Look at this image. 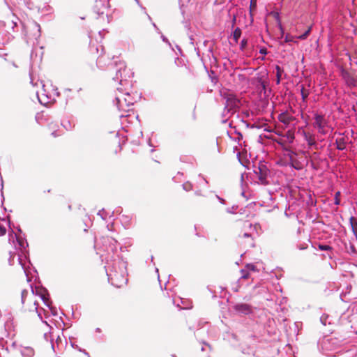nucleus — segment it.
I'll list each match as a JSON object with an SVG mask.
<instances>
[{
	"label": "nucleus",
	"instance_id": "72a5a7b5",
	"mask_svg": "<svg viewBox=\"0 0 357 357\" xmlns=\"http://www.w3.org/2000/svg\"><path fill=\"white\" fill-rule=\"evenodd\" d=\"M319 249L320 250L328 251V250H332V247H331L330 245H328L319 244Z\"/></svg>",
	"mask_w": 357,
	"mask_h": 357
},
{
	"label": "nucleus",
	"instance_id": "a19ab883",
	"mask_svg": "<svg viewBox=\"0 0 357 357\" xmlns=\"http://www.w3.org/2000/svg\"><path fill=\"white\" fill-rule=\"evenodd\" d=\"M66 123H62V124H63V127H64L66 130L71 129V125H70V122H69V121H66Z\"/></svg>",
	"mask_w": 357,
	"mask_h": 357
},
{
	"label": "nucleus",
	"instance_id": "49530a36",
	"mask_svg": "<svg viewBox=\"0 0 357 357\" xmlns=\"http://www.w3.org/2000/svg\"><path fill=\"white\" fill-rule=\"evenodd\" d=\"M135 1L137 2V3L143 9V10H145V8L142 7V5L140 4L139 3V0H135Z\"/></svg>",
	"mask_w": 357,
	"mask_h": 357
},
{
	"label": "nucleus",
	"instance_id": "dca6fc26",
	"mask_svg": "<svg viewBox=\"0 0 357 357\" xmlns=\"http://www.w3.org/2000/svg\"><path fill=\"white\" fill-rule=\"evenodd\" d=\"M278 120L284 124L288 125L294 120V117L289 114L287 112H282L278 116Z\"/></svg>",
	"mask_w": 357,
	"mask_h": 357
},
{
	"label": "nucleus",
	"instance_id": "4c0bfd02",
	"mask_svg": "<svg viewBox=\"0 0 357 357\" xmlns=\"http://www.w3.org/2000/svg\"><path fill=\"white\" fill-rule=\"evenodd\" d=\"M340 195V192H337L335 195V202H334V204L335 205H339L340 204V199H339V197Z\"/></svg>",
	"mask_w": 357,
	"mask_h": 357
},
{
	"label": "nucleus",
	"instance_id": "864d4df0",
	"mask_svg": "<svg viewBox=\"0 0 357 357\" xmlns=\"http://www.w3.org/2000/svg\"><path fill=\"white\" fill-rule=\"evenodd\" d=\"M52 135L53 136H54V137H56V132H53L52 133Z\"/></svg>",
	"mask_w": 357,
	"mask_h": 357
},
{
	"label": "nucleus",
	"instance_id": "f704fd0d",
	"mask_svg": "<svg viewBox=\"0 0 357 357\" xmlns=\"http://www.w3.org/2000/svg\"><path fill=\"white\" fill-rule=\"evenodd\" d=\"M183 188L185 191H190V190H192V185L190 183L187 182V183H185L183 184Z\"/></svg>",
	"mask_w": 357,
	"mask_h": 357
},
{
	"label": "nucleus",
	"instance_id": "e433bc0d",
	"mask_svg": "<svg viewBox=\"0 0 357 357\" xmlns=\"http://www.w3.org/2000/svg\"><path fill=\"white\" fill-rule=\"evenodd\" d=\"M234 140L240 142L243 139V135L241 132H238V135L236 137L230 136Z\"/></svg>",
	"mask_w": 357,
	"mask_h": 357
},
{
	"label": "nucleus",
	"instance_id": "bf43d9fd",
	"mask_svg": "<svg viewBox=\"0 0 357 357\" xmlns=\"http://www.w3.org/2000/svg\"><path fill=\"white\" fill-rule=\"evenodd\" d=\"M124 222H128V219H126Z\"/></svg>",
	"mask_w": 357,
	"mask_h": 357
},
{
	"label": "nucleus",
	"instance_id": "2f4dec72",
	"mask_svg": "<svg viewBox=\"0 0 357 357\" xmlns=\"http://www.w3.org/2000/svg\"><path fill=\"white\" fill-rule=\"evenodd\" d=\"M241 30L238 28L236 29L233 33V36L236 41H237L238 40V38L241 36Z\"/></svg>",
	"mask_w": 357,
	"mask_h": 357
},
{
	"label": "nucleus",
	"instance_id": "f3484780",
	"mask_svg": "<svg viewBox=\"0 0 357 357\" xmlns=\"http://www.w3.org/2000/svg\"><path fill=\"white\" fill-rule=\"evenodd\" d=\"M20 351L24 357H32L35 354L34 349L31 347H21Z\"/></svg>",
	"mask_w": 357,
	"mask_h": 357
},
{
	"label": "nucleus",
	"instance_id": "4be33fe9",
	"mask_svg": "<svg viewBox=\"0 0 357 357\" xmlns=\"http://www.w3.org/2000/svg\"><path fill=\"white\" fill-rule=\"evenodd\" d=\"M15 236H16L20 249L22 250V252H23V250L25 249L26 247L28 245L27 242L22 239L21 237L17 236L16 234H15Z\"/></svg>",
	"mask_w": 357,
	"mask_h": 357
},
{
	"label": "nucleus",
	"instance_id": "ea45409f",
	"mask_svg": "<svg viewBox=\"0 0 357 357\" xmlns=\"http://www.w3.org/2000/svg\"><path fill=\"white\" fill-rule=\"evenodd\" d=\"M13 38H14V37H13L12 35L9 34V35L8 36L7 39H6V40H3V41H2V42H1V43H1V44H2V45H5V44L8 43L9 41H10L11 40H13Z\"/></svg>",
	"mask_w": 357,
	"mask_h": 357
},
{
	"label": "nucleus",
	"instance_id": "c9c22d12",
	"mask_svg": "<svg viewBox=\"0 0 357 357\" xmlns=\"http://www.w3.org/2000/svg\"><path fill=\"white\" fill-rule=\"evenodd\" d=\"M294 36H293L290 34H287L284 38V42L285 43L294 42Z\"/></svg>",
	"mask_w": 357,
	"mask_h": 357
},
{
	"label": "nucleus",
	"instance_id": "a18cd8bd",
	"mask_svg": "<svg viewBox=\"0 0 357 357\" xmlns=\"http://www.w3.org/2000/svg\"><path fill=\"white\" fill-rule=\"evenodd\" d=\"M37 94H38V98L39 102H40L41 104H45V102H43L42 101V100H41V98H40V96H39L38 93H37Z\"/></svg>",
	"mask_w": 357,
	"mask_h": 357
},
{
	"label": "nucleus",
	"instance_id": "603ef678",
	"mask_svg": "<svg viewBox=\"0 0 357 357\" xmlns=\"http://www.w3.org/2000/svg\"><path fill=\"white\" fill-rule=\"evenodd\" d=\"M34 305H38V303L36 301H34ZM36 310H37V306H36Z\"/></svg>",
	"mask_w": 357,
	"mask_h": 357
},
{
	"label": "nucleus",
	"instance_id": "ddd939ff",
	"mask_svg": "<svg viewBox=\"0 0 357 357\" xmlns=\"http://www.w3.org/2000/svg\"><path fill=\"white\" fill-rule=\"evenodd\" d=\"M234 308L236 312L244 314H249L252 312L251 305L247 303H238L234 305Z\"/></svg>",
	"mask_w": 357,
	"mask_h": 357
},
{
	"label": "nucleus",
	"instance_id": "9b49d317",
	"mask_svg": "<svg viewBox=\"0 0 357 357\" xmlns=\"http://www.w3.org/2000/svg\"><path fill=\"white\" fill-rule=\"evenodd\" d=\"M238 243L244 248H253L255 246L254 238L252 234L245 232L238 236Z\"/></svg>",
	"mask_w": 357,
	"mask_h": 357
},
{
	"label": "nucleus",
	"instance_id": "7c9ffc66",
	"mask_svg": "<svg viewBox=\"0 0 357 357\" xmlns=\"http://www.w3.org/2000/svg\"><path fill=\"white\" fill-rule=\"evenodd\" d=\"M301 97H302V100L303 102H305L306 101V99L309 95V93L308 92H306L305 91V88L303 86H301Z\"/></svg>",
	"mask_w": 357,
	"mask_h": 357
},
{
	"label": "nucleus",
	"instance_id": "6e6d98bb",
	"mask_svg": "<svg viewBox=\"0 0 357 357\" xmlns=\"http://www.w3.org/2000/svg\"><path fill=\"white\" fill-rule=\"evenodd\" d=\"M116 250V248L115 247L114 248H112V250Z\"/></svg>",
	"mask_w": 357,
	"mask_h": 357
},
{
	"label": "nucleus",
	"instance_id": "5fc2aeb1",
	"mask_svg": "<svg viewBox=\"0 0 357 357\" xmlns=\"http://www.w3.org/2000/svg\"><path fill=\"white\" fill-rule=\"evenodd\" d=\"M238 131L235 130V134H236V135H238Z\"/></svg>",
	"mask_w": 357,
	"mask_h": 357
},
{
	"label": "nucleus",
	"instance_id": "2eb2a0df",
	"mask_svg": "<svg viewBox=\"0 0 357 357\" xmlns=\"http://www.w3.org/2000/svg\"><path fill=\"white\" fill-rule=\"evenodd\" d=\"M29 28L33 31V38L37 40L40 36V26L36 22H32L29 24Z\"/></svg>",
	"mask_w": 357,
	"mask_h": 357
},
{
	"label": "nucleus",
	"instance_id": "09e8293b",
	"mask_svg": "<svg viewBox=\"0 0 357 357\" xmlns=\"http://www.w3.org/2000/svg\"><path fill=\"white\" fill-rule=\"evenodd\" d=\"M202 179L204 183H207V181L205 178H202Z\"/></svg>",
	"mask_w": 357,
	"mask_h": 357
},
{
	"label": "nucleus",
	"instance_id": "aec40b11",
	"mask_svg": "<svg viewBox=\"0 0 357 357\" xmlns=\"http://www.w3.org/2000/svg\"><path fill=\"white\" fill-rule=\"evenodd\" d=\"M350 225L354 234L357 236V221L354 217L351 216L349 219Z\"/></svg>",
	"mask_w": 357,
	"mask_h": 357
},
{
	"label": "nucleus",
	"instance_id": "052dcab7",
	"mask_svg": "<svg viewBox=\"0 0 357 357\" xmlns=\"http://www.w3.org/2000/svg\"><path fill=\"white\" fill-rule=\"evenodd\" d=\"M52 349H54V344H52Z\"/></svg>",
	"mask_w": 357,
	"mask_h": 357
},
{
	"label": "nucleus",
	"instance_id": "58836bf2",
	"mask_svg": "<svg viewBox=\"0 0 357 357\" xmlns=\"http://www.w3.org/2000/svg\"><path fill=\"white\" fill-rule=\"evenodd\" d=\"M347 356L348 357H356L357 355H356V351L355 349H350L347 351Z\"/></svg>",
	"mask_w": 357,
	"mask_h": 357
},
{
	"label": "nucleus",
	"instance_id": "a211bd4d",
	"mask_svg": "<svg viewBox=\"0 0 357 357\" xmlns=\"http://www.w3.org/2000/svg\"><path fill=\"white\" fill-rule=\"evenodd\" d=\"M335 144H336L337 149H338L340 151H343L346 149L347 142L344 137L337 139Z\"/></svg>",
	"mask_w": 357,
	"mask_h": 357
},
{
	"label": "nucleus",
	"instance_id": "a878e982",
	"mask_svg": "<svg viewBox=\"0 0 357 357\" xmlns=\"http://www.w3.org/2000/svg\"><path fill=\"white\" fill-rule=\"evenodd\" d=\"M19 21V19L17 17H15V20H12L10 22H8L7 24L5 23L4 25H8V26H10L11 29L13 32L15 31V28L17 26V22Z\"/></svg>",
	"mask_w": 357,
	"mask_h": 357
},
{
	"label": "nucleus",
	"instance_id": "0eeeda50",
	"mask_svg": "<svg viewBox=\"0 0 357 357\" xmlns=\"http://www.w3.org/2000/svg\"><path fill=\"white\" fill-rule=\"evenodd\" d=\"M31 292L32 294H36L40 297L45 305H47L51 310L52 314H56V308L52 307L50 306L51 302L49 301V294L46 289L37 287H36L35 289H33L31 287Z\"/></svg>",
	"mask_w": 357,
	"mask_h": 357
},
{
	"label": "nucleus",
	"instance_id": "20e7f679",
	"mask_svg": "<svg viewBox=\"0 0 357 357\" xmlns=\"http://www.w3.org/2000/svg\"><path fill=\"white\" fill-rule=\"evenodd\" d=\"M133 73L130 69H128L123 63H119V68L116 70L114 79L119 82L122 86H127L130 84L129 78L132 77Z\"/></svg>",
	"mask_w": 357,
	"mask_h": 357
},
{
	"label": "nucleus",
	"instance_id": "cd10ccee",
	"mask_svg": "<svg viewBox=\"0 0 357 357\" xmlns=\"http://www.w3.org/2000/svg\"><path fill=\"white\" fill-rule=\"evenodd\" d=\"M0 222H3L5 224H7V221L6 219H1ZM6 233V229L5 225L0 222V236H3Z\"/></svg>",
	"mask_w": 357,
	"mask_h": 357
},
{
	"label": "nucleus",
	"instance_id": "79ce46f5",
	"mask_svg": "<svg viewBox=\"0 0 357 357\" xmlns=\"http://www.w3.org/2000/svg\"><path fill=\"white\" fill-rule=\"evenodd\" d=\"M259 53L263 55L267 54L268 52L266 47H261L259 50Z\"/></svg>",
	"mask_w": 357,
	"mask_h": 357
},
{
	"label": "nucleus",
	"instance_id": "f8f14e48",
	"mask_svg": "<svg viewBox=\"0 0 357 357\" xmlns=\"http://www.w3.org/2000/svg\"><path fill=\"white\" fill-rule=\"evenodd\" d=\"M109 8V0H96L93 10L98 15H102Z\"/></svg>",
	"mask_w": 357,
	"mask_h": 357
},
{
	"label": "nucleus",
	"instance_id": "6ab92c4d",
	"mask_svg": "<svg viewBox=\"0 0 357 357\" xmlns=\"http://www.w3.org/2000/svg\"><path fill=\"white\" fill-rule=\"evenodd\" d=\"M344 78L349 86H355L356 80L349 73H346L344 74Z\"/></svg>",
	"mask_w": 357,
	"mask_h": 357
},
{
	"label": "nucleus",
	"instance_id": "473e14b6",
	"mask_svg": "<svg viewBox=\"0 0 357 357\" xmlns=\"http://www.w3.org/2000/svg\"><path fill=\"white\" fill-rule=\"evenodd\" d=\"M98 215H100L102 220H105L107 216V213L105 211L104 208H102L98 211Z\"/></svg>",
	"mask_w": 357,
	"mask_h": 357
},
{
	"label": "nucleus",
	"instance_id": "8fccbe9b",
	"mask_svg": "<svg viewBox=\"0 0 357 357\" xmlns=\"http://www.w3.org/2000/svg\"><path fill=\"white\" fill-rule=\"evenodd\" d=\"M162 40L163 41L167 42V39L164 36H162Z\"/></svg>",
	"mask_w": 357,
	"mask_h": 357
},
{
	"label": "nucleus",
	"instance_id": "f03ea898",
	"mask_svg": "<svg viewBox=\"0 0 357 357\" xmlns=\"http://www.w3.org/2000/svg\"><path fill=\"white\" fill-rule=\"evenodd\" d=\"M221 96L225 100L222 115L225 117H229L236 113L241 106V100L236 95L229 92H222Z\"/></svg>",
	"mask_w": 357,
	"mask_h": 357
},
{
	"label": "nucleus",
	"instance_id": "13d9d810",
	"mask_svg": "<svg viewBox=\"0 0 357 357\" xmlns=\"http://www.w3.org/2000/svg\"><path fill=\"white\" fill-rule=\"evenodd\" d=\"M24 273H26V276L28 277L27 273L26 271H24Z\"/></svg>",
	"mask_w": 357,
	"mask_h": 357
},
{
	"label": "nucleus",
	"instance_id": "7ed1b4c3",
	"mask_svg": "<svg viewBox=\"0 0 357 357\" xmlns=\"http://www.w3.org/2000/svg\"><path fill=\"white\" fill-rule=\"evenodd\" d=\"M284 156L289 160L290 166L296 170L303 168L305 158L303 153H298L289 149H284Z\"/></svg>",
	"mask_w": 357,
	"mask_h": 357
},
{
	"label": "nucleus",
	"instance_id": "3c124183",
	"mask_svg": "<svg viewBox=\"0 0 357 357\" xmlns=\"http://www.w3.org/2000/svg\"><path fill=\"white\" fill-rule=\"evenodd\" d=\"M227 211L228 213H234L233 211H231V209H230V208H227Z\"/></svg>",
	"mask_w": 357,
	"mask_h": 357
},
{
	"label": "nucleus",
	"instance_id": "9d476101",
	"mask_svg": "<svg viewBox=\"0 0 357 357\" xmlns=\"http://www.w3.org/2000/svg\"><path fill=\"white\" fill-rule=\"evenodd\" d=\"M107 275L111 283L117 287H121L127 280L123 274H119L116 271H112Z\"/></svg>",
	"mask_w": 357,
	"mask_h": 357
},
{
	"label": "nucleus",
	"instance_id": "c756f323",
	"mask_svg": "<svg viewBox=\"0 0 357 357\" xmlns=\"http://www.w3.org/2000/svg\"><path fill=\"white\" fill-rule=\"evenodd\" d=\"M29 296V291L26 289H24L22 291L21 294V302L24 305L25 303V300L26 297Z\"/></svg>",
	"mask_w": 357,
	"mask_h": 357
},
{
	"label": "nucleus",
	"instance_id": "393cba45",
	"mask_svg": "<svg viewBox=\"0 0 357 357\" xmlns=\"http://www.w3.org/2000/svg\"><path fill=\"white\" fill-rule=\"evenodd\" d=\"M320 321L324 326H326L327 324H331V319L330 317L328 315H327V314H324L320 317Z\"/></svg>",
	"mask_w": 357,
	"mask_h": 357
},
{
	"label": "nucleus",
	"instance_id": "c85d7f7f",
	"mask_svg": "<svg viewBox=\"0 0 357 357\" xmlns=\"http://www.w3.org/2000/svg\"><path fill=\"white\" fill-rule=\"evenodd\" d=\"M245 268L248 269V271L251 273L252 272H257L258 270L256 266L253 264H247L245 266Z\"/></svg>",
	"mask_w": 357,
	"mask_h": 357
},
{
	"label": "nucleus",
	"instance_id": "39448f33",
	"mask_svg": "<svg viewBox=\"0 0 357 357\" xmlns=\"http://www.w3.org/2000/svg\"><path fill=\"white\" fill-rule=\"evenodd\" d=\"M254 174L257 183L264 185L269 184L268 176L270 171L265 165L259 164L258 167H255Z\"/></svg>",
	"mask_w": 357,
	"mask_h": 357
},
{
	"label": "nucleus",
	"instance_id": "37998d69",
	"mask_svg": "<svg viewBox=\"0 0 357 357\" xmlns=\"http://www.w3.org/2000/svg\"><path fill=\"white\" fill-rule=\"evenodd\" d=\"M246 45H247V40L245 39L242 40L241 42V48L243 50Z\"/></svg>",
	"mask_w": 357,
	"mask_h": 357
},
{
	"label": "nucleus",
	"instance_id": "f257e3e1",
	"mask_svg": "<svg viewBox=\"0 0 357 357\" xmlns=\"http://www.w3.org/2000/svg\"><path fill=\"white\" fill-rule=\"evenodd\" d=\"M134 101V98L127 89L123 90L122 88H117L114 103L118 109L122 112V114L119 115L120 118L128 117L130 115V112H133L130 107Z\"/></svg>",
	"mask_w": 357,
	"mask_h": 357
},
{
	"label": "nucleus",
	"instance_id": "b1692460",
	"mask_svg": "<svg viewBox=\"0 0 357 357\" xmlns=\"http://www.w3.org/2000/svg\"><path fill=\"white\" fill-rule=\"evenodd\" d=\"M241 276L238 280V283H240L243 279H249L251 278V273L245 268L241 271Z\"/></svg>",
	"mask_w": 357,
	"mask_h": 357
},
{
	"label": "nucleus",
	"instance_id": "4d7b16f0",
	"mask_svg": "<svg viewBox=\"0 0 357 357\" xmlns=\"http://www.w3.org/2000/svg\"><path fill=\"white\" fill-rule=\"evenodd\" d=\"M26 36L27 37L28 39H31L30 36H27L26 35Z\"/></svg>",
	"mask_w": 357,
	"mask_h": 357
},
{
	"label": "nucleus",
	"instance_id": "de8ad7c7",
	"mask_svg": "<svg viewBox=\"0 0 357 357\" xmlns=\"http://www.w3.org/2000/svg\"><path fill=\"white\" fill-rule=\"evenodd\" d=\"M195 194H196L197 195H202V194L200 193V192H199V191H196Z\"/></svg>",
	"mask_w": 357,
	"mask_h": 357
},
{
	"label": "nucleus",
	"instance_id": "bb28decb",
	"mask_svg": "<svg viewBox=\"0 0 357 357\" xmlns=\"http://www.w3.org/2000/svg\"><path fill=\"white\" fill-rule=\"evenodd\" d=\"M312 31V26H309L308 29L301 35L296 36V38L300 40H305L307 38Z\"/></svg>",
	"mask_w": 357,
	"mask_h": 357
},
{
	"label": "nucleus",
	"instance_id": "c03bdc74",
	"mask_svg": "<svg viewBox=\"0 0 357 357\" xmlns=\"http://www.w3.org/2000/svg\"><path fill=\"white\" fill-rule=\"evenodd\" d=\"M216 197L217 199L220 201V203H222V204H225V201L224 199L221 198L220 197H219L218 195H216Z\"/></svg>",
	"mask_w": 357,
	"mask_h": 357
},
{
	"label": "nucleus",
	"instance_id": "1a4fd4ad",
	"mask_svg": "<svg viewBox=\"0 0 357 357\" xmlns=\"http://www.w3.org/2000/svg\"><path fill=\"white\" fill-rule=\"evenodd\" d=\"M342 319H347L349 323L357 322V301L352 303L347 311L342 315Z\"/></svg>",
	"mask_w": 357,
	"mask_h": 357
},
{
	"label": "nucleus",
	"instance_id": "5701e85b",
	"mask_svg": "<svg viewBox=\"0 0 357 357\" xmlns=\"http://www.w3.org/2000/svg\"><path fill=\"white\" fill-rule=\"evenodd\" d=\"M351 289V286H347V288H346V291L342 292V294H340V298H341L342 301H344V302H349V301H351V298H347V294L350 292Z\"/></svg>",
	"mask_w": 357,
	"mask_h": 357
},
{
	"label": "nucleus",
	"instance_id": "412c9836",
	"mask_svg": "<svg viewBox=\"0 0 357 357\" xmlns=\"http://www.w3.org/2000/svg\"><path fill=\"white\" fill-rule=\"evenodd\" d=\"M276 70V84H279L281 80L282 74L284 73V70L279 66H275Z\"/></svg>",
	"mask_w": 357,
	"mask_h": 357
},
{
	"label": "nucleus",
	"instance_id": "6e6552de",
	"mask_svg": "<svg viewBox=\"0 0 357 357\" xmlns=\"http://www.w3.org/2000/svg\"><path fill=\"white\" fill-rule=\"evenodd\" d=\"M256 88L261 93L266 95L267 87L269 85V79L268 77V75L265 74H259L256 77Z\"/></svg>",
	"mask_w": 357,
	"mask_h": 357
},
{
	"label": "nucleus",
	"instance_id": "423d86ee",
	"mask_svg": "<svg viewBox=\"0 0 357 357\" xmlns=\"http://www.w3.org/2000/svg\"><path fill=\"white\" fill-rule=\"evenodd\" d=\"M314 128L317 130L319 134L326 135L328 132L327 128L329 127V125L324 115L315 113L314 115Z\"/></svg>",
	"mask_w": 357,
	"mask_h": 357
},
{
	"label": "nucleus",
	"instance_id": "4468645a",
	"mask_svg": "<svg viewBox=\"0 0 357 357\" xmlns=\"http://www.w3.org/2000/svg\"><path fill=\"white\" fill-rule=\"evenodd\" d=\"M304 139L307 142V145L310 148H314L315 149H318V144L315 140L314 135L310 133L305 132L303 133Z\"/></svg>",
	"mask_w": 357,
	"mask_h": 357
}]
</instances>
